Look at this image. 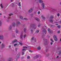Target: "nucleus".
<instances>
[{
  "label": "nucleus",
  "instance_id": "obj_1",
  "mask_svg": "<svg viewBox=\"0 0 61 61\" xmlns=\"http://www.w3.org/2000/svg\"><path fill=\"white\" fill-rule=\"evenodd\" d=\"M30 28H34L36 29V26H35V24H31L30 26Z\"/></svg>",
  "mask_w": 61,
  "mask_h": 61
},
{
  "label": "nucleus",
  "instance_id": "obj_2",
  "mask_svg": "<svg viewBox=\"0 0 61 61\" xmlns=\"http://www.w3.org/2000/svg\"><path fill=\"white\" fill-rule=\"evenodd\" d=\"M43 40L45 41V42L44 43L45 45H46L48 43V42L47 41V40L45 38H43Z\"/></svg>",
  "mask_w": 61,
  "mask_h": 61
},
{
  "label": "nucleus",
  "instance_id": "obj_3",
  "mask_svg": "<svg viewBox=\"0 0 61 61\" xmlns=\"http://www.w3.org/2000/svg\"><path fill=\"white\" fill-rule=\"evenodd\" d=\"M4 39V36L3 35H0V39L1 40H3Z\"/></svg>",
  "mask_w": 61,
  "mask_h": 61
},
{
  "label": "nucleus",
  "instance_id": "obj_4",
  "mask_svg": "<svg viewBox=\"0 0 61 61\" xmlns=\"http://www.w3.org/2000/svg\"><path fill=\"white\" fill-rule=\"evenodd\" d=\"M48 31L49 32V33L50 34H51L53 33V31H52L51 29H48Z\"/></svg>",
  "mask_w": 61,
  "mask_h": 61
},
{
  "label": "nucleus",
  "instance_id": "obj_5",
  "mask_svg": "<svg viewBox=\"0 0 61 61\" xmlns=\"http://www.w3.org/2000/svg\"><path fill=\"white\" fill-rule=\"evenodd\" d=\"M53 38L54 40H55V41H57V39L56 36L54 35L53 36Z\"/></svg>",
  "mask_w": 61,
  "mask_h": 61
},
{
  "label": "nucleus",
  "instance_id": "obj_6",
  "mask_svg": "<svg viewBox=\"0 0 61 61\" xmlns=\"http://www.w3.org/2000/svg\"><path fill=\"white\" fill-rule=\"evenodd\" d=\"M5 44L4 43H2L1 45V49H2V48H5Z\"/></svg>",
  "mask_w": 61,
  "mask_h": 61
},
{
  "label": "nucleus",
  "instance_id": "obj_7",
  "mask_svg": "<svg viewBox=\"0 0 61 61\" xmlns=\"http://www.w3.org/2000/svg\"><path fill=\"white\" fill-rule=\"evenodd\" d=\"M42 9H44L45 8V4L44 3H42L41 4Z\"/></svg>",
  "mask_w": 61,
  "mask_h": 61
},
{
  "label": "nucleus",
  "instance_id": "obj_8",
  "mask_svg": "<svg viewBox=\"0 0 61 61\" xmlns=\"http://www.w3.org/2000/svg\"><path fill=\"white\" fill-rule=\"evenodd\" d=\"M33 11V9H30L28 10V12L29 13H31Z\"/></svg>",
  "mask_w": 61,
  "mask_h": 61
},
{
  "label": "nucleus",
  "instance_id": "obj_9",
  "mask_svg": "<svg viewBox=\"0 0 61 61\" xmlns=\"http://www.w3.org/2000/svg\"><path fill=\"white\" fill-rule=\"evenodd\" d=\"M17 40L15 39L12 41V44H14V43L16 42H17Z\"/></svg>",
  "mask_w": 61,
  "mask_h": 61
},
{
  "label": "nucleus",
  "instance_id": "obj_10",
  "mask_svg": "<svg viewBox=\"0 0 61 61\" xmlns=\"http://www.w3.org/2000/svg\"><path fill=\"white\" fill-rule=\"evenodd\" d=\"M16 25V24L15 23V22H14L12 23V25L13 26V27H15V25Z\"/></svg>",
  "mask_w": 61,
  "mask_h": 61
},
{
  "label": "nucleus",
  "instance_id": "obj_11",
  "mask_svg": "<svg viewBox=\"0 0 61 61\" xmlns=\"http://www.w3.org/2000/svg\"><path fill=\"white\" fill-rule=\"evenodd\" d=\"M16 4H18L19 5V6H20V7H21V4H20V3H19V2H16Z\"/></svg>",
  "mask_w": 61,
  "mask_h": 61
},
{
  "label": "nucleus",
  "instance_id": "obj_12",
  "mask_svg": "<svg viewBox=\"0 0 61 61\" xmlns=\"http://www.w3.org/2000/svg\"><path fill=\"white\" fill-rule=\"evenodd\" d=\"M20 24V22H19V21H17V25H19V24Z\"/></svg>",
  "mask_w": 61,
  "mask_h": 61
},
{
  "label": "nucleus",
  "instance_id": "obj_13",
  "mask_svg": "<svg viewBox=\"0 0 61 61\" xmlns=\"http://www.w3.org/2000/svg\"><path fill=\"white\" fill-rule=\"evenodd\" d=\"M43 32H44V33H45V34H46V31L45 29H44L43 30H42Z\"/></svg>",
  "mask_w": 61,
  "mask_h": 61
},
{
  "label": "nucleus",
  "instance_id": "obj_14",
  "mask_svg": "<svg viewBox=\"0 0 61 61\" xmlns=\"http://www.w3.org/2000/svg\"><path fill=\"white\" fill-rule=\"evenodd\" d=\"M49 21L50 22H51V23H52V22H53V20L52 19H51L49 20Z\"/></svg>",
  "mask_w": 61,
  "mask_h": 61
},
{
  "label": "nucleus",
  "instance_id": "obj_15",
  "mask_svg": "<svg viewBox=\"0 0 61 61\" xmlns=\"http://www.w3.org/2000/svg\"><path fill=\"white\" fill-rule=\"evenodd\" d=\"M35 20H37V21H39V19H38V18H35Z\"/></svg>",
  "mask_w": 61,
  "mask_h": 61
},
{
  "label": "nucleus",
  "instance_id": "obj_16",
  "mask_svg": "<svg viewBox=\"0 0 61 61\" xmlns=\"http://www.w3.org/2000/svg\"><path fill=\"white\" fill-rule=\"evenodd\" d=\"M39 3H41L43 2V1L42 0H39Z\"/></svg>",
  "mask_w": 61,
  "mask_h": 61
},
{
  "label": "nucleus",
  "instance_id": "obj_17",
  "mask_svg": "<svg viewBox=\"0 0 61 61\" xmlns=\"http://www.w3.org/2000/svg\"><path fill=\"white\" fill-rule=\"evenodd\" d=\"M58 55L61 56V51H59V53L58 54Z\"/></svg>",
  "mask_w": 61,
  "mask_h": 61
},
{
  "label": "nucleus",
  "instance_id": "obj_18",
  "mask_svg": "<svg viewBox=\"0 0 61 61\" xmlns=\"http://www.w3.org/2000/svg\"><path fill=\"white\" fill-rule=\"evenodd\" d=\"M37 48L38 50H40L41 49V47L40 46H39Z\"/></svg>",
  "mask_w": 61,
  "mask_h": 61
},
{
  "label": "nucleus",
  "instance_id": "obj_19",
  "mask_svg": "<svg viewBox=\"0 0 61 61\" xmlns=\"http://www.w3.org/2000/svg\"><path fill=\"white\" fill-rule=\"evenodd\" d=\"M12 26L11 25H10V27H9V30H11V29H12Z\"/></svg>",
  "mask_w": 61,
  "mask_h": 61
},
{
  "label": "nucleus",
  "instance_id": "obj_20",
  "mask_svg": "<svg viewBox=\"0 0 61 61\" xmlns=\"http://www.w3.org/2000/svg\"><path fill=\"white\" fill-rule=\"evenodd\" d=\"M17 43L18 44H17V45H19V44H20V45L21 46V45H22V43H20V42H18Z\"/></svg>",
  "mask_w": 61,
  "mask_h": 61
},
{
  "label": "nucleus",
  "instance_id": "obj_21",
  "mask_svg": "<svg viewBox=\"0 0 61 61\" xmlns=\"http://www.w3.org/2000/svg\"><path fill=\"white\" fill-rule=\"evenodd\" d=\"M11 5V6H12V7H14V6H15L14 4L13 3H12Z\"/></svg>",
  "mask_w": 61,
  "mask_h": 61
},
{
  "label": "nucleus",
  "instance_id": "obj_22",
  "mask_svg": "<svg viewBox=\"0 0 61 61\" xmlns=\"http://www.w3.org/2000/svg\"><path fill=\"white\" fill-rule=\"evenodd\" d=\"M26 50L25 49H23L22 50V51H24V52H25Z\"/></svg>",
  "mask_w": 61,
  "mask_h": 61
},
{
  "label": "nucleus",
  "instance_id": "obj_23",
  "mask_svg": "<svg viewBox=\"0 0 61 61\" xmlns=\"http://www.w3.org/2000/svg\"><path fill=\"white\" fill-rule=\"evenodd\" d=\"M39 30H37L36 31V33H38V32H39Z\"/></svg>",
  "mask_w": 61,
  "mask_h": 61
},
{
  "label": "nucleus",
  "instance_id": "obj_24",
  "mask_svg": "<svg viewBox=\"0 0 61 61\" xmlns=\"http://www.w3.org/2000/svg\"><path fill=\"white\" fill-rule=\"evenodd\" d=\"M2 22L1 20H0V26H2Z\"/></svg>",
  "mask_w": 61,
  "mask_h": 61
},
{
  "label": "nucleus",
  "instance_id": "obj_25",
  "mask_svg": "<svg viewBox=\"0 0 61 61\" xmlns=\"http://www.w3.org/2000/svg\"><path fill=\"white\" fill-rule=\"evenodd\" d=\"M11 59H12V58H10L9 60H8V61H11Z\"/></svg>",
  "mask_w": 61,
  "mask_h": 61
},
{
  "label": "nucleus",
  "instance_id": "obj_26",
  "mask_svg": "<svg viewBox=\"0 0 61 61\" xmlns=\"http://www.w3.org/2000/svg\"><path fill=\"white\" fill-rule=\"evenodd\" d=\"M26 30V28H25L24 29V32H25Z\"/></svg>",
  "mask_w": 61,
  "mask_h": 61
},
{
  "label": "nucleus",
  "instance_id": "obj_27",
  "mask_svg": "<svg viewBox=\"0 0 61 61\" xmlns=\"http://www.w3.org/2000/svg\"><path fill=\"white\" fill-rule=\"evenodd\" d=\"M23 37V34H22L20 36V37L21 39H22Z\"/></svg>",
  "mask_w": 61,
  "mask_h": 61
},
{
  "label": "nucleus",
  "instance_id": "obj_28",
  "mask_svg": "<svg viewBox=\"0 0 61 61\" xmlns=\"http://www.w3.org/2000/svg\"><path fill=\"white\" fill-rule=\"evenodd\" d=\"M41 17L43 18V19H44V20L45 19V18L44 17V16L43 15L41 16Z\"/></svg>",
  "mask_w": 61,
  "mask_h": 61
},
{
  "label": "nucleus",
  "instance_id": "obj_29",
  "mask_svg": "<svg viewBox=\"0 0 61 61\" xmlns=\"http://www.w3.org/2000/svg\"><path fill=\"white\" fill-rule=\"evenodd\" d=\"M34 37H33L32 38L31 41H32L33 40H34Z\"/></svg>",
  "mask_w": 61,
  "mask_h": 61
},
{
  "label": "nucleus",
  "instance_id": "obj_30",
  "mask_svg": "<svg viewBox=\"0 0 61 61\" xmlns=\"http://www.w3.org/2000/svg\"><path fill=\"white\" fill-rule=\"evenodd\" d=\"M20 19H23V16H20Z\"/></svg>",
  "mask_w": 61,
  "mask_h": 61
},
{
  "label": "nucleus",
  "instance_id": "obj_31",
  "mask_svg": "<svg viewBox=\"0 0 61 61\" xmlns=\"http://www.w3.org/2000/svg\"><path fill=\"white\" fill-rule=\"evenodd\" d=\"M38 57V55H37L36 57H35V58H37Z\"/></svg>",
  "mask_w": 61,
  "mask_h": 61
},
{
  "label": "nucleus",
  "instance_id": "obj_32",
  "mask_svg": "<svg viewBox=\"0 0 61 61\" xmlns=\"http://www.w3.org/2000/svg\"><path fill=\"white\" fill-rule=\"evenodd\" d=\"M50 40L51 41V42H53V43H54V40H53V39H50Z\"/></svg>",
  "mask_w": 61,
  "mask_h": 61
},
{
  "label": "nucleus",
  "instance_id": "obj_33",
  "mask_svg": "<svg viewBox=\"0 0 61 61\" xmlns=\"http://www.w3.org/2000/svg\"><path fill=\"white\" fill-rule=\"evenodd\" d=\"M16 33H17V34H18V30H17L16 31Z\"/></svg>",
  "mask_w": 61,
  "mask_h": 61
},
{
  "label": "nucleus",
  "instance_id": "obj_34",
  "mask_svg": "<svg viewBox=\"0 0 61 61\" xmlns=\"http://www.w3.org/2000/svg\"><path fill=\"white\" fill-rule=\"evenodd\" d=\"M12 36L14 37H15V34H13L12 35Z\"/></svg>",
  "mask_w": 61,
  "mask_h": 61
},
{
  "label": "nucleus",
  "instance_id": "obj_35",
  "mask_svg": "<svg viewBox=\"0 0 61 61\" xmlns=\"http://www.w3.org/2000/svg\"><path fill=\"white\" fill-rule=\"evenodd\" d=\"M53 17V16H51L50 17V18H51V19H52V18H53V17Z\"/></svg>",
  "mask_w": 61,
  "mask_h": 61
},
{
  "label": "nucleus",
  "instance_id": "obj_36",
  "mask_svg": "<svg viewBox=\"0 0 61 61\" xmlns=\"http://www.w3.org/2000/svg\"><path fill=\"white\" fill-rule=\"evenodd\" d=\"M30 31L31 32V33L33 34V30H31Z\"/></svg>",
  "mask_w": 61,
  "mask_h": 61
},
{
  "label": "nucleus",
  "instance_id": "obj_37",
  "mask_svg": "<svg viewBox=\"0 0 61 61\" xmlns=\"http://www.w3.org/2000/svg\"><path fill=\"white\" fill-rule=\"evenodd\" d=\"M0 6L2 8H3V6L2 5V4H1L0 5Z\"/></svg>",
  "mask_w": 61,
  "mask_h": 61
},
{
  "label": "nucleus",
  "instance_id": "obj_38",
  "mask_svg": "<svg viewBox=\"0 0 61 61\" xmlns=\"http://www.w3.org/2000/svg\"><path fill=\"white\" fill-rule=\"evenodd\" d=\"M38 14L39 15V14H40V11H39L37 12Z\"/></svg>",
  "mask_w": 61,
  "mask_h": 61
},
{
  "label": "nucleus",
  "instance_id": "obj_39",
  "mask_svg": "<svg viewBox=\"0 0 61 61\" xmlns=\"http://www.w3.org/2000/svg\"><path fill=\"white\" fill-rule=\"evenodd\" d=\"M9 15H13V14L12 13H11L10 14H9Z\"/></svg>",
  "mask_w": 61,
  "mask_h": 61
},
{
  "label": "nucleus",
  "instance_id": "obj_40",
  "mask_svg": "<svg viewBox=\"0 0 61 61\" xmlns=\"http://www.w3.org/2000/svg\"><path fill=\"white\" fill-rule=\"evenodd\" d=\"M24 19L25 20H27V19L26 18H24Z\"/></svg>",
  "mask_w": 61,
  "mask_h": 61
},
{
  "label": "nucleus",
  "instance_id": "obj_41",
  "mask_svg": "<svg viewBox=\"0 0 61 61\" xmlns=\"http://www.w3.org/2000/svg\"><path fill=\"white\" fill-rule=\"evenodd\" d=\"M57 27L58 28H60V25H59L57 26Z\"/></svg>",
  "mask_w": 61,
  "mask_h": 61
},
{
  "label": "nucleus",
  "instance_id": "obj_42",
  "mask_svg": "<svg viewBox=\"0 0 61 61\" xmlns=\"http://www.w3.org/2000/svg\"><path fill=\"white\" fill-rule=\"evenodd\" d=\"M17 45H18V43H17V44H15L14 45V46H16Z\"/></svg>",
  "mask_w": 61,
  "mask_h": 61
},
{
  "label": "nucleus",
  "instance_id": "obj_43",
  "mask_svg": "<svg viewBox=\"0 0 61 61\" xmlns=\"http://www.w3.org/2000/svg\"><path fill=\"white\" fill-rule=\"evenodd\" d=\"M57 15L58 16H60V14H59V13H58Z\"/></svg>",
  "mask_w": 61,
  "mask_h": 61
},
{
  "label": "nucleus",
  "instance_id": "obj_44",
  "mask_svg": "<svg viewBox=\"0 0 61 61\" xmlns=\"http://www.w3.org/2000/svg\"><path fill=\"white\" fill-rule=\"evenodd\" d=\"M27 58L28 59H29L30 58V56H27Z\"/></svg>",
  "mask_w": 61,
  "mask_h": 61
},
{
  "label": "nucleus",
  "instance_id": "obj_45",
  "mask_svg": "<svg viewBox=\"0 0 61 61\" xmlns=\"http://www.w3.org/2000/svg\"><path fill=\"white\" fill-rule=\"evenodd\" d=\"M24 54H25V53H24V52H22V55H24Z\"/></svg>",
  "mask_w": 61,
  "mask_h": 61
},
{
  "label": "nucleus",
  "instance_id": "obj_46",
  "mask_svg": "<svg viewBox=\"0 0 61 61\" xmlns=\"http://www.w3.org/2000/svg\"><path fill=\"white\" fill-rule=\"evenodd\" d=\"M26 36V35H24V38H25V36Z\"/></svg>",
  "mask_w": 61,
  "mask_h": 61
},
{
  "label": "nucleus",
  "instance_id": "obj_47",
  "mask_svg": "<svg viewBox=\"0 0 61 61\" xmlns=\"http://www.w3.org/2000/svg\"><path fill=\"white\" fill-rule=\"evenodd\" d=\"M41 37H42V38H44V35H42Z\"/></svg>",
  "mask_w": 61,
  "mask_h": 61
},
{
  "label": "nucleus",
  "instance_id": "obj_48",
  "mask_svg": "<svg viewBox=\"0 0 61 61\" xmlns=\"http://www.w3.org/2000/svg\"><path fill=\"white\" fill-rule=\"evenodd\" d=\"M50 26L51 27H53V25H50Z\"/></svg>",
  "mask_w": 61,
  "mask_h": 61
},
{
  "label": "nucleus",
  "instance_id": "obj_49",
  "mask_svg": "<svg viewBox=\"0 0 61 61\" xmlns=\"http://www.w3.org/2000/svg\"><path fill=\"white\" fill-rule=\"evenodd\" d=\"M23 48H27V47H23Z\"/></svg>",
  "mask_w": 61,
  "mask_h": 61
},
{
  "label": "nucleus",
  "instance_id": "obj_50",
  "mask_svg": "<svg viewBox=\"0 0 61 61\" xmlns=\"http://www.w3.org/2000/svg\"><path fill=\"white\" fill-rule=\"evenodd\" d=\"M34 41L35 42H36V39H35L34 40Z\"/></svg>",
  "mask_w": 61,
  "mask_h": 61
},
{
  "label": "nucleus",
  "instance_id": "obj_51",
  "mask_svg": "<svg viewBox=\"0 0 61 61\" xmlns=\"http://www.w3.org/2000/svg\"><path fill=\"white\" fill-rule=\"evenodd\" d=\"M60 33V30H59L58 32H57V33Z\"/></svg>",
  "mask_w": 61,
  "mask_h": 61
},
{
  "label": "nucleus",
  "instance_id": "obj_52",
  "mask_svg": "<svg viewBox=\"0 0 61 61\" xmlns=\"http://www.w3.org/2000/svg\"><path fill=\"white\" fill-rule=\"evenodd\" d=\"M46 52H47V51H48V49H46Z\"/></svg>",
  "mask_w": 61,
  "mask_h": 61
},
{
  "label": "nucleus",
  "instance_id": "obj_53",
  "mask_svg": "<svg viewBox=\"0 0 61 61\" xmlns=\"http://www.w3.org/2000/svg\"><path fill=\"white\" fill-rule=\"evenodd\" d=\"M51 44L52 45H53V43L52 42H51Z\"/></svg>",
  "mask_w": 61,
  "mask_h": 61
},
{
  "label": "nucleus",
  "instance_id": "obj_54",
  "mask_svg": "<svg viewBox=\"0 0 61 61\" xmlns=\"http://www.w3.org/2000/svg\"><path fill=\"white\" fill-rule=\"evenodd\" d=\"M9 47L10 48L11 46H10V45L9 46Z\"/></svg>",
  "mask_w": 61,
  "mask_h": 61
},
{
  "label": "nucleus",
  "instance_id": "obj_55",
  "mask_svg": "<svg viewBox=\"0 0 61 61\" xmlns=\"http://www.w3.org/2000/svg\"><path fill=\"white\" fill-rule=\"evenodd\" d=\"M29 51L30 52H32V51H31V50H29Z\"/></svg>",
  "mask_w": 61,
  "mask_h": 61
},
{
  "label": "nucleus",
  "instance_id": "obj_56",
  "mask_svg": "<svg viewBox=\"0 0 61 61\" xmlns=\"http://www.w3.org/2000/svg\"><path fill=\"white\" fill-rule=\"evenodd\" d=\"M17 48H16V49H15V50H16V51H17Z\"/></svg>",
  "mask_w": 61,
  "mask_h": 61
},
{
  "label": "nucleus",
  "instance_id": "obj_57",
  "mask_svg": "<svg viewBox=\"0 0 61 61\" xmlns=\"http://www.w3.org/2000/svg\"><path fill=\"white\" fill-rule=\"evenodd\" d=\"M59 57V56H57V57H56V58H58V57Z\"/></svg>",
  "mask_w": 61,
  "mask_h": 61
},
{
  "label": "nucleus",
  "instance_id": "obj_58",
  "mask_svg": "<svg viewBox=\"0 0 61 61\" xmlns=\"http://www.w3.org/2000/svg\"><path fill=\"white\" fill-rule=\"evenodd\" d=\"M40 25H38V27H40Z\"/></svg>",
  "mask_w": 61,
  "mask_h": 61
},
{
  "label": "nucleus",
  "instance_id": "obj_59",
  "mask_svg": "<svg viewBox=\"0 0 61 61\" xmlns=\"http://www.w3.org/2000/svg\"><path fill=\"white\" fill-rule=\"evenodd\" d=\"M24 58V57H21V58Z\"/></svg>",
  "mask_w": 61,
  "mask_h": 61
},
{
  "label": "nucleus",
  "instance_id": "obj_60",
  "mask_svg": "<svg viewBox=\"0 0 61 61\" xmlns=\"http://www.w3.org/2000/svg\"><path fill=\"white\" fill-rule=\"evenodd\" d=\"M13 0H11V2H13Z\"/></svg>",
  "mask_w": 61,
  "mask_h": 61
},
{
  "label": "nucleus",
  "instance_id": "obj_61",
  "mask_svg": "<svg viewBox=\"0 0 61 61\" xmlns=\"http://www.w3.org/2000/svg\"><path fill=\"white\" fill-rule=\"evenodd\" d=\"M10 17H8V19H10Z\"/></svg>",
  "mask_w": 61,
  "mask_h": 61
},
{
  "label": "nucleus",
  "instance_id": "obj_62",
  "mask_svg": "<svg viewBox=\"0 0 61 61\" xmlns=\"http://www.w3.org/2000/svg\"><path fill=\"white\" fill-rule=\"evenodd\" d=\"M5 16H4V18H5Z\"/></svg>",
  "mask_w": 61,
  "mask_h": 61
},
{
  "label": "nucleus",
  "instance_id": "obj_63",
  "mask_svg": "<svg viewBox=\"0 0 61 61\" xmlns=\"http://www.w3.org/2000/svg\"><path fill=\"white\" fill-rule=\"evenodd\" d=\"M56 25H58V24H56Z\"/></svg>",
  "mask_w": 61,
  "mask_h": 61
},
{
  "label": "nucleus",
  "instance_id": "obj_64",
  "mask_svg": "<svg viewBox=\"0 0 61 61\" xmlns=\"http://www.w3.org/2000/svg\"><path fill=\"white\" fill-rule=\"evenodd\" d=\"M2 14L1 13H0V15H2Z\"/></svg>",
  "mask_w": 61,
  "mask_h": 61
}]
</instances>
